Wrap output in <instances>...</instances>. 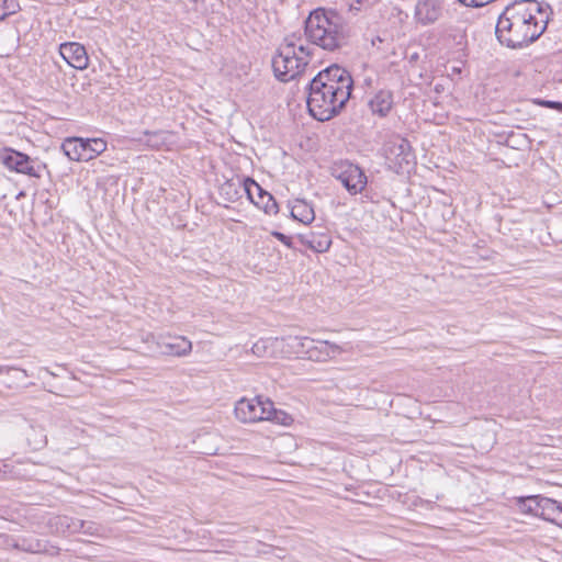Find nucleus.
<instances>
[{"label": "nucleus", "mask_w": 562, "mask_h": 562, "mask_svg": "<svg viewBox=\"0 0 562 562\" xmlns=\"http://www.w3.org/2000/svg\"><path fill=\"white\" fill-rule=\"evenodd\" d=\"M311 56L312 49L302 44L300 35L293 33L285 36L271 60L276 78L282 82L295 79L304 71Z\"/></svg>", "instance_id": "20e7f679"}, {"label": "nucleus", "mask_w": 562, "mask_h": 562, "mask_svg": "<svg viewBox=\"0 0 562 562\" xmlns=\"http://www.w3.org/2000/svg\"><path fill=\"white\" fill-rule=\"evenodd\" d=\"M252 203L269 215L277 214L279 211L278 203L271 194H263L260 196V200H256Z\"/></svg>", "instance_id": "393cba45"}, {"label": "nucleus", "mask_w": 562, "mask_h": 562, "mask_svg": "<svg viewBox=\"0 0 562 562\" xmlns=\"http://www.w3.org/2000/svg\"><path fill=\"white\" fill-rule=\"evenodd\" d=\"M244 192L247 194L251 202L256 200H260V196L263 194H270L265 191L255 180L251 178L244 179Z\"/></svg>", "instance_id": "5701e85b"}, {"label": "nucleus", "mask_w": 562, "mask_h": 562, "mask_svg": "<svg viewBox=\"0 0 562 562\" xmlns=\"http://www.w3.org/2000/svg\"><path fill=\"white\" fill-rule=\"evenodd\" d=\"M0 161L9 170L33 178H41L42 171L46 168L37 158H31L26 154L12 148L0 149Z\"/></svg>", "instance_id": "0eeeda50"}, {"label": "nucleus", "mask_w": 562, "mask_h": 562, "mask_svg": "<svg viewBox=\"0 0 562 562\" xmlns=\"http://www.w3.org/2000/svg\"><path fill=\"white\" fill-rule=\"evenodd\" d=\"M353 80L345 68L333 65L319 71L310 82V114L324 122L337 115L351 97Z\"/></svg>", "instance_id": "f03ea898"}, {"label": "nucleus", "mask_w": 562, "mask_h": 562, "mask_svg": "<svg viewBox=\"0 0 562 562\" xmlns=\"http://www.w3.org/2000/svg\"><path fill=\"white\" fill-rule=\"evenodd\" d=\"M78 533L81 532L83 535L93 536V537H101L102 536V528L100 525H98L94 521H87L78 519Z\"/></svg>", "instance_id": "a878e982"}, {"label": "nucleus", "mask_w": 562, "mask_h": 562, "mask_svg": "<svg viewBox=\"0 0 562 562\" xmlns=\"http://www.w3.org/2000/svg\"><path fill=\"white\" fill-rule=\"evenodd\" d=\"M300 241L315 252H325L331 245V238L325 232H310L299 236Z\"/></svg>", "instance_id": "4468645a"}, {"label": "nucleus", "mask_w": 562, "mask_h": 562, "mask_svg": "<svg viewBox=\"0 0 562 562\" xmlns=\"http://www.w3.org/2000/svg\"><path fill=\"white\" fill-rule=\"evenodd\" d=\"M291 216L303 224H310L315 218V212L305 200L296 199L291 206Z\"/></svg>", "instance_id": "dca6fc26"}, {"label": "nucleus", "mask_w": 562, "mask_h": 562, "mask_svg": "<svg viewBox=\"0 0 562 562\" xmlns=\"http://www.w3.org/2000/svg\"><path fill=\"white\" fill-rule=\"evenodd\" d=\"M144 135L147 136V145L150 146L151 148H160L161 146H164L170 134L168 132H165V131H155V132H144Z\"/></svg>", "instance_id": "b1692460"}, {"label": "nucleus", "mask_w": 562, "mask_h": 562, "mask_svg": "<svg viewBox=\"0 0 562 562\" xmlns=\"http://www.w3.org/2000/svg\"><path fill=\"white\" fill-rule=\"evenodd\" d=\"M272 341L271 339H259L256 341L251 347V352L257 357H267L269 356L270 348H271Z\"/></svg>", "instance_id": "cd10ccee"}, {"label": "nucleus", "mask_w": 562, "mask_h": 562, "mask_svg": "<svg viewBox=\"0 0 562 562\" xmlns=\"http://www.w3.org/2000/svg\"><path fill=\"white\" fill-rule=\"evenodd\" d=\"M272 235L278 239L280 240L282 244H284L286 247L289 248H292V238L284 235L283 233H280V232H273Z\"/></svg>", "instance_id": "c85d7f7f"}, {"label": "nucleus", "mask_w": 562, "mask_h": 562, "mask_svg": "<svg viewBox=\"0 0 562 562\" xmlns=\"http://www.w3.org/2000/svg\"><path fill=\"white\" fill-rule=\"evenodd\" d=\"M83 137H67L61 144L64 154L72 161H82Z\"/></svg>", "instance_id": "6ab92c4d"}, {"label": "nucleus", "mask_w": 562, "mask_h": 562, "mask_svg": "<svg viewBox=\"0 0 562 562\" xmlns=\"http://www.w3.org/2000/svg\"><path fill=\"white\" fill-rule=\"evenodd\" d=\"M19 10L20 4L18 0H0V21L16 13Z\"/></svg>", "instance_id": "bb28decb"}, {"label": "nucleus", "mask_w": 562, "mask_h": 562, "mask_svg": "<svg viewBox=\"0 0 562 562\" xmlns=\"http://www.w3.org/2000/svg\"><path fill=\"white\" fill-rule=\"evenodd\" d=\"M160 353L183 357L191 352L192 342L183 336L160 337L157 341Z\"/></svg>", "instance_id": "9b49d317"}, {"label": "nucleus", "mask_w": 562, "mask_h": 562, "mask_svg": "<svg viewBox=\"0 0 562 562\" xmlns=\"http://www.w3.org/2000/svg\"><path fill=\"white\" fill-rule=\"evenodd\" d=\"M442 11V0H417L414 16L419 24L429 25L440 19Z\"/></svg>", "instance_id": "1a4fd4ad"}, {"label": "nucleus", "mask_w": 562, "mask_h": 562, "mask_svg": "<svg viewBox=\"0 0 562 562\" xmlns=\"http://www.w3.org/2000/svg\"><path fill=\"white\" fill-rule=\"evenodd\" d=\"M550 7L537 0H517L498 16L495 33L501 44L520 48L538 40L546 31Z\"/></svg>", "instance_id": "f257e3e1"}, {"label": "nucleus", "mask_w": 562, "mask_h": 562, "mask_svg": "<svg viewBox=\"0 0 562 562\" xmlns=\"http://www.w3.org/2000/svg\"><path fill=\"white\" fill-rule=\"evenodd\" d=\"M270 400L263 396H256L251 400L240 398L235 405V416L241 423H256L265 420L267 403Z\"/></svg>", "instance_id": "6e6552de"}, {"label": "nucleus", "mask_w": 562, "mask_h": 562, "mask_svg": "<svg viewBox=\"0 0 562 562\" xmlns=\"http://www.w3.org/2000/svg\"><path fill=\"white\" fill-rule=\"evenodd\" d=\"M390 154L394 157L400 168L412 165L415 159L411 143L406 138L398 137L393 140L390 147Z\"/></svg>", "instance_id": "ddd939ff"}, {"label": "nucleus", "mask_w": 562, "mask_h": 562, "mask_svg": "<svg viewBox=\"0 0 562 562\" xmlns=\"http://www.w3.org/2000/svg\"><path fill=\"white\" fill-rule=\"evenodd\" d=\"M59 53L65 61L72 68L83 70L89 65V57L85 46L77 42L60 44Z\"/></svg>", "instance_id": "9d476101"}, {"label": "nucleus", "mask_w": 562, "mask_h": 562, "mask_svg": "<svg viewBox=\"0 0 562 562\" xmlns=\"http://www.w3.org/2000/svg\"><path fill=\"white\" fill-rule=\"evenodd\" d=\"M304 35L310 44L336 52L348 44L351 26L336 10L317 8L304 22Z\"/></svg>", "instance_id": "7ed1b4c3"}, {"label": "nucleus", "mask_w": 562, "mask_h": 562, "mask_svg": "<svg viewBox=\"0 0 562 562\" xmlns=\"http://www.w3.org/2000/svg\"><path fill=\"white\" fill-rule=\"evenodd\" d=\"M241 191H244V179L239 178L228 180L220 188V194L225 196V200L228 202L237 201L241 196Z\"/></svg>", "instance_id": "aec40b11"}, {"label": "nucleus", "mask_w": 562, "mask_h": 562, "mask_svg": "<svg viewBox=\"0 0 562 562\" xmlns=\"http://www.w3.org/2000/svg\"><path fill=\"white\" fill-rule=\"evenodd\" d=\"M330 173L351 195L361 193L368 182L363 170L348 160L335 161L330 167Z\"/></svg>", "instance_id": "423d86ee"}, {"label": "nucleus", "mask_w": 562, "mask_h": 562, "mask_svg": "<svg viewBox=\"0 0 562 562\" xmlns=\"http://www.w3.org/2000/svg\"><path fill=\"white\" fill-rule=\"evenodd\" d=\"M45 372L48 374H53L48 369H45Z\"/></svg>", "instance_id": "2f4dec72"}, {"label": "nucleus", "mask_w": 562, "mask_h": 562, "mask_svg": "<svg viewBox=\"0 0 562 562\" xmlns=\"http://www.w3.org/2000/svg\"><path fill=\"white\" fill-rule=\"evenodd\" d=\"M78 519L66 516L56 515L47 520V528L50 533L58 536H67L78 533Z\"/></svg>", "instance_id": "f8f14e48"}, {"label": "nucleus", "mask_w": 562, "mask_h": 562, "mask_svg": "<svg viewBox=\"0 0 562 562\" xmlns=\"http://www.w3.org/2000/svg\"><path fill=\"white\" fill-rule=\"evenodd\" d=\"M350 9H351V10H352V9L359 10V8H358V7H353V5H350Z\"/></svg>", "instance_id": "7c9ffc66"}, {"label": "nucleus", "mask_w": 562, "mask_h": 562, "mask_svg": "<svg viewBox=\"0 0 562 562\" xmlns=\"http://www.w3.org/2000/svg\"><path fill=\"white\" fill-rule=\"evenodd\" d=\"M561 514L562 504L555 499L541 496L538 517H541L550 522H557V519Z\"/></svg>", "instance_id": "f3484780"}, {"label": "nucleus", "mask_w": 562, "mask_h": 562, "mask_svg": "<svg viewBox=\"0 0 562 562\" xmlns=\"http://www.w3.org/2000/svg\"><path fill=\"white\" fill-rule=\"evenodd\" d=\"M286 346L299 358L315 362H325L344 352L341 346L327 340H318L310 337L290 336Z\"/></svg>", "instance_id": "39448f33"}, {"label": "nucleus", "mask_w": 562, "mask_h": 562, "mask_svg": "<svg viewBox=\"0 0 562 562\" xmlns=\"http://www.w3.org/2000/svg\"><path fill=\"white\" fill-rule=\"evenodd\" d=\"M542 104L549 109H554L562 112V102L559 101H543Z\"/></svg>", "instance_id": "c756f323"}, {"label": "nucleus", "mask_w": 562, "mask_h": 562, "mask_svg": "<svg viewBox=\"0 0 562 562\" xmlns=\"http://www.w3.org/2000/svg\"><path fill=\"white\" fill-rule=\"evenodd\" d=\"M541 495H530L517 498V507L524 514L539 515Z\"/></svg>", "instance_id": "4be33fe9"}, {"label": "nucleus", "mask_w": 562, "mask_h": 562, "mask_svg": "<svg viewBox=\"0 0 562 562\" xmlns=\"http://www.w3.org/2000/svg\"><path fill=\"white\" fill-rule=\"evenodd\" d=\"M373 114L384 117L393 108V94L389 90L378 91L368 102Z\"/></svg>", "instance_id": "2eb2a0df"}, {"label": "nucleus", "mask_w": 562, "mask_h": 562, "mask_svg": "<svg viewBox=\"0 0 562 562\" xmlns=\"http://www.w3.org/2000/svg\"><path fill=\"white\" fill-rule=\"evenodd\" d=\"M108 144L103 138H83L82 161H89L106 150Z\"/></svg>", "instance_id": "a211bd4d"}, {"label": "nucleus", "mask_w": 562, "mask_h": 562, "mask_svg": "<svg viewBox=\"0 0 562 562\" xmlns=\"http://www.w3.org/2000/svg\"><path fill=\"white\" fill-rule=\"evenodd\" d=\"M268 409L265 420H270L282 426H289L293 423V417L284 411L274 408L273 402L266 404Z\"/></svg>", "instance_id": "412c9836"}]
</instances>
